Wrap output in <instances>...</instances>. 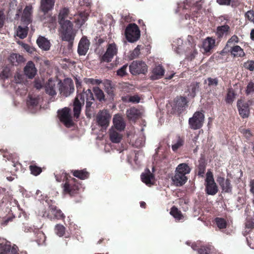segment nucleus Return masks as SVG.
<instances>
[{
	"mask_svg": "<svg viewBox=\"0 0 254 254\" xmlns=\"http://www.w3.org/2000/svg\"><path fill=\"white\" fill-rule=\"evenodd\" d=\"M94 100L93 94L90 89L83 91L82 93L77 95L73 102L74 116L78 118L80 114L82 106L86 101V107L90 108Z\"/></svg>",
	"mask_w": 254,
	"mask_h": 254,
	"instance_id": "obj_1",
	"label": "nucleus"
},
{
	"mask_svg": "<svg viewBox=\"0 0 254 254\" xmlns=\"http://www.w3.org/2000/svg\"><path fill=\"white\" fill-rule=\"evenodd\" d=\"M59 23L60 25L59 32L61 34L62 40L69 42H72L75 36V33L73 29V23L68 19Z\"/></svg>",
	"mask_w": 254,
	"mask_h": 254,
	"instance_id": "obj_2",
	"label": "nucleus"
},
{
	"mask_svg": "<svg viewBox=\"0 0 254 254\" xmlns=\"http://www.w3.org/2000/svg\"><path fill=\"white\" fill-rule=\"evenodd\" d=\"M205 179V191L208 195H214L218 192V187L214 181L213 173L210 171L206 173Z\"/></svg>",
	"mask_w": 254,
	"mask_h": 254,
	"instance_id": "obj_3",
	"label": "nucleus"
},
{
	"mask_svg": "<svg viewBox=\"0 0 254 254\" xmlns=\"http://www.w3.org/2000/svg\"><path fill=\"white\" fill-rule=\"evenodd\" d=\"M204 115L201 112H195L193 116L189 120V124L190 128L196 130L200 128L203 124Z\"/></svg>",
	"mask_w": 254,
	"mask_h": 254,
	"instance_id": "obj_4",
	"label": "nucleus"
},
{
	"mask_svg": "<svg viewBox=\"0 0 254 254\" xmlns=\"http://www.w3.org/2000/svg\"><path fill=\"white\" fill-rule=\"evenodd\" d=\"M126 37L129 42H134L140 37V30L135 24H130L125 31Z\"/></svg>",
	"mask_w": 254,
	"mask_h": 254,
	"instance_id": "obj_5",
	"label": "nucleus"
},
{
	"mask_svg": "<svg viewBox=\"0 0 254 254\" xmlns=\"http://www.w3.org/2000/svg\"><path fill=\"white\" fill-rule=\"evenodd\" d=\"M111 116L107 110H100L97 114L96 121L97 125L103 129L109 126Z\"/></svg>",
	"mask_w": 254,
	"mask_h": 254,
	"instance_id": "obj_6",
	"label": "nucleus"
},
{
	"mask_svg": "<svg viewBox=\"0 0 254 254\" xmlns=\"http://www.w3.org/2000/svg\"><path fill=\"white\" fill-rule=\"evenodd\" d=\"M58 116L60 121L62 122L65 126L67 127H70L72 126L73 123L70 114V109L68 108L65 107L61 110H59Z\"/></svg>",
	"mask_w": 254,
	"mask_h": 254,
	"instance_id": "obj_7",
	"label": "nucleus"
},
{
	"mask_svg": "<svg viewBox=\"0 0 254 254\" xmlns=\"http://www.w3.org/2000/svg\"><path fill=\"white\" fill-rule=\"evenodd\" d=\"M129 67L130 73L133 75L145 73L147 70L146 64L139 61H133Z\"/></svg>",
	"mask_w": 254,
	"mask_h": 254,
	"instance_id": "obj_8",
	"label": "nucleus"
},
{
	"mask_svg": "<svg viewBox=\"0 0 254 254\" xmlns=\"http://www.w3.org/2000/svg\"><path fill=\"white\" fill-rule=\"evenodd\" d=\"M76 180L73 178L67 179L63 186V190L64 193L73 195L76 193L79 189V185L76 184Z\"/></svg>",
	"mask_w": 254,
	"mask_h": 254,
	"instance_id": "obj_9",
	"label": "nucleus"
},
{
	"mask_svg": "<svg viewBox=\"0 0 254 254\" xmlns=\"http://www.w3.org/2000/svg\"><path fill=\"white\" fill-rule=\"evenodd\" d=\"M117 53L118 49L115 43L108 44L105 53L101 58V61L107 63L111 62Z\"/></svg>",
	"mask_w": 254,
	"mask_h": 254,
	"instance_id": "obj_10",
	"label": "nucleus"
},
{
	"mask_svg": "<svg viewBox=\"0 0 254 254\" xmlns=\"http://www.w3.org/2000/svg\"><path fill=\"white\" fill-rule=\"evenodd\" d=\"M32 13L33 7L31 5H28L25 6L23 9V13L21 16L22 22L28 25L32 21Z\"/></svg>",
	"mask_w": 254,
	"mask_h": 254,
	"instance_id": "obj_11",
	"label": "nucleus"
},
{
	"mask_svg": "<svg viewBox=\"0 0 254 254\" xmlns=\"http://www.w3.org/2000/svg\"><path fill=\"white\" fill-rule=\"evenodd\" d=\"M18 248L15 245L11 246L7 242L0 243V254H18Z\"/></svg>",
	"mask_w": 254,
	"mask_h": 254,
	"instance_id": "obj_12",
	"label": "nucleus"
},
{
	"mask_svg": "<svg viewBox=\"0 0 254 254\" xmlns=\"http://www.w3.org/2000/svg\"><path fill=\"white\" fill-rule=\"evenodd\" d=\"M140 177L142 182L148 186H151L154 184V176L148 169L144 170L141 174Z\"/></svg>",
	"mask_w": 254,
	"mask_h": 254,
	"instance_id": "obj_13",
	"label": "nucleus"
},
{
	"mask_svg": "<svg viewBox=\"0 0 254 254\" xmlns=\"http://www.w3.org/2000/svg\"><path fill=\"white\" fill-rule=\"evenodd\" d=\"M90 45L89 41L85 37L80 40L78 46V53L80 56H84L87 53Z\"/></svg>",
	"mask_w": 254,
	"mask_h": 254,
	"instance_id": "obj_14",
	"label": "nucleus"
},
{
	"mask_svg": "<svg viewBox=\"0 0 254 254\" xmlns=\"http://www.w3.org/2000/svg\"><path fill=\"white\" fill-rule=\"evenodd\" d=\"M237 107L239 114L243 118L248 117L250 110L249 105L247 103L244 102L241 100H239L237 102Z\"/></svg>",
	"mask_w": 254,
	"mask_h": 254,
	"instance_id": "obj_15",
	"label": "nucleus"
},
{
	"mask_svg": "<svg viewBox=\"0 0 254 254\" xmlns=\"http://www.w3.org/2000/svg\"><path fill=\"white\" fill-rule=\"evenodd\" d=\"M165 69L160 65H156L153 68L150 78L152 80H157L161 78L164 75Z\"/></svg>",
	"mask_w": 254,
	"mask_h": 254,
	"instance_id": "obj_16",
	"label": "nucleus"
},
{
	"mask_svg": "<svg viewBox=\"0 0 254 254\" xmlns=\"http://www.w3.org/2000/svg\"><path fill=\"white\" fill-rule=\"evenodd\" d=\"M74 88L73 83L71 81L68 84H62L60 86L59 91L61 94L67 97L74 92Z\"/></svg>",
	"mask_w": 254,
	"mask_h": 254,
	"instance_id": "obj_17",
	"label": "nucleus"
},
{
	"mask_svg": "<svg viewBox=\"0 0 254 254\" xmlns=\"http://www.w3.org/2000/svg\"><path fill=\"white\" fill-rule=\"evenodd\" d=\"M217 182L220 186L223 191L225 192H230L232 191V186L230 181L222 177H218L217 178Z\"/></svg>",
	"mask_w": 254,
	"mask_h": 254,
	"instance_id": "obj_18",
	"label": "nucleus"
},
{
	"mask_svg": "<svg viewBox=\"0 0 254 254\" xmlns=\"http://www.w3.org/2000/svg\"><path fill=\"white\" fill-rule=\"evenodd\" d=\"M113 124L115 129L119 131L123 130L126 127V124L123 117L118 115H115L113 118Z\"/></svg>",
	"mask_w": 254,
	"mask_h": 254,
	"instance_id": "obj_19",
	"label": "nucleus"
},
{
	"mask_svg": "<svg viewBox=\"0 0 254 254\" xmlns=\"http://www.w3.org/2000/svg\"><path fill=\"white\" fill-rule=\"evenodd\" d=\"M172 180L176 186H182L186 183L188 178L184 175L175 172V175L172 178Z\"/></svg>",
	"mask_w": 254,
	"mask_h": 254,
	"instance_id": "obj_20",
	"label": "nucleus"
},
{
	"mask_svg": "<svg viewBox=\"0 0 254 254\" xmlns=\"http://www.w3.org/2000/svg\"><path fill=\"white\" fill-rule=\"evenodd\" d=\"M55 3V0H41L40 9L46 14L53 9Z\"/></svg>",
	"mask_w": 254,
	"mask_h": 254,
	"instance_id": "obj_21",
	"label": "nucleus"
},
{
	"mask_svg": "<svg viewBox=\"0 0 254 254\" xmlns=\"http://www.w3.org/2000/svg\"><path fill=\"white\" fill-rule=\"evenodd\" d=\"M24 73L29 78H33L37 73L35 64L32 62H28L24 67Z\"/></svg>",
	"mask_w": 254,
	"mask_h": 254,
	"instance_id": "obj_22",
	"label": "nucleus"
},
{
	"mask_svg": "<svg viewBox=\"0 0 254 254\" xmlns=\"http://www.w3.org/2000/svg\"><path fill=\"white\" fill-rule=\"evenodd\" d=\"M121 131L115 129L112 127L109 130V136L111 141L115 143H118L121 141L123 135L120 133Z\"/></svg>",
	"mask_w": 254,
	"mask_h": 254,
	"instance_id": "obj_23",
	"label": "nucleus"
},
{
	"mask_svg": "<svg viewBox=\"0 0 254 254\" xmlns=\"http://www.w3.org/2000/svg\"><path fill=\"white\" fill-rule=\"evenodd\" d=\"M37 43L40 49L44 51H48L51 47V43L49 40L43 36H40L37 40Z\"/></svg>",
	"mask_w": 254,
	"mask_h": 254,
	"instance_id": "obj_24",
	"label": "nucleus"
},
{
	"mask_svg": "<svg viewBox=\"0 0 254 254\" xmlns=\"http://www.w3.org/2000/svg\"><path fill=\"white\" fill-rule=\"evenodd\" d=\"M45 90L47 94L52 96L56 95L55 81L51 79H49L45 85Z\"/></svg>",
	"mask_w": 254,
	"mask_h": 254,
	"instance_id": "obj_25",
	"label": "nucleus"
},
{
	"mask_svg": "<svg viewBox=\"0 0 254 254\" xmlns=\"http://www.w3.org/2000/svg\"><path fill=\"white\" fill-rule=\"evenodd\" d=\"M8 60L12 64L16 65L23 62L24 59L18 54L12 53L8 57Z\"/></svg>",
	"mask_w": 254,
	"mask_h": 254,
	"instance_id": "obj_26",
	"label": "nucleus"
},
{
	"mask_svg": "<svg viewBox=\"0 0 254 254\" xmlns=\"http://www.w3.org/2000/svg\"><path fill=\"white\" fill-rule=\"evenodd\" d=\"M215 40L211 37H207L203 42L202 47L205 52H209L215 46Z\"/></svg>",
	"mask_w": 254,
	"mask_h": 254,
	"instance_id": "obj_27",
	"label": "nucleus"
},
{
	"mask_svg": "<svg viewBox=\"0 0 254 254\" xmlns=\"http://www.w3.org/2000/svg\"><path fill=\"white\" fill-rule=\"evenodd\" d=\"M140 115V111L135 108H131L127 111V116L128 119L131 121H135Z\"/></svg>",
	"mask_w": 254,
	"mask_h": 254,
	"instance_id": "obj_28",
	"label": "nucleus"
},
{
	"mask_svg": "<svg viewBox=\"0 0 254 254\" xmlns=\"http://www.w3.org/2000/svg\"><path fill=\"white\" fill-rule=\"evenodd\" d=\"M67 18L71 19V17L69 16V10L67 7H63L59 12L58 15L59 22L66 21Z\"/></svg>",
	"mask_w": 254,
	"mask_h": 254,
	"instance_id": "obj_29",
	"label": "nucleus"
},
{
	"mask_svg": "<svg viewBox=\"0 0 254 254\" xmlns=\"http://www.w3.org/2000/svg\"><path fill=\"white\" fill-rule=\"evenodd\" d=\"M231 54L234 57H243L245 56V53L240 46L236 45L231 47L230 51Z\"/></svg>",
	"mask_w": 254,
	"mask_h": 254,
	"instance_id": "obj_30",
	"label": "nucleus"
},
{
	"mask_svg": "<svg viewBox=\"0 0 254 254\" xmlns=\"http://www.w3.org/2000/svg\"><path fill=\"white\" fill-rule=\"evenodd\" d=\"M191 171L190 168L186 163H181L178 165L177 167L175 172H178L183 175L186 176L189 174Z\"/></svg>",
	"mask_w": 254,
	"mask_h": 254,
	"instance_id": "obj_31",
	"label": "nucleus"
},
{
	"mask_svg": "<svg viewBox=\"0 0 254 254\" xmlns=\"http://www.w3.org/2000/svg\"><path fill=\"white\" fill-rule=\"evenodd\" d=\"M183 40L181 39H178L174 42L173 49L177 54H182L183 53Z\"/></svg>",
	"mask_w": 254,
	"mask_h": 254,
	"instance_id": "obj_32",
	"label": "nucleus"
},
{
	"mask_svg": "<svg viewBox=\"0 0 254 254\" xmlns=\"http://www.w3.org/2000/svg\"><path fill=\"white\" fill-rule=\"evenodd\" d=\"M145 137L144 134L141 132L138 137L135 139L133 145L136 147H141L145 144Z\"/></svg>",
	"mask_w": 254,
	"mask_h": 254,
	"instance_id": "obj_33",
	"label": "nucleus"
},
{
	"mask_svg": "<svg viewBox=\"0 0 254 254\" xmlns=\"http://www.w3.org/2000/svg\"><path fill=\"white\" fill-rule=\"evenodd\" d=\"M49 211L54 216V217L57 219H60L64 218V216L62 211L60 209H57V207L55 206H50Z\"/></svg>",
	"mask_w": 254,
	"mask_h": 254,
	"instance_id": "obj_34",
	"label": "nucleus"
},
{
	"mask_svg": "<svg viewBox=\"0 0 254 254\" xmlns=\"http://www.w3.org/2000/svg\"><path fill=\"white\" fill-rule=\"evenodd\" d=\"M199 88L198 83L197 82H193L192 83L189 87H188V92L189 93L188 94V96L190 97H194L195 95L196 92L198 91Z\"/></svg>",
	"mask_w": 254,
	"mask_h": 254,
	"instance_id": "obj_35",
	"label": "nucleus"
},
{
	"mask_svg": "<svg viewBox=\"0 0 254 254\" xmlns=\"http://www.w3.org/2000/svg\"><path fill=\"white\" fill-rule=\"evenodd\" d=\"M197 54V52L195 49V46L191 45L190 48H188L186 51V55L188 59L191 60L196 56Z\"/></svg>",
	"mask_w": 254,
	"mask_h": 254,
	"instance_id": "obj_36",
	"label": "nucleus"
},
{
	"mask_svg": "<svg viewBox=\"0 0 254 254\" xmlns=\"http://www.w3.org/2000/svg\"><path fill=\"white\" fill-rule=\"evenodd\" d=\"M73 175L81 180H84L88 178L89 174L85 170H74L72 171Z\"/></svg>",
	"mask_w": 254,
	"mask_h": 254,
	"instance_id": "obj_37",
	"label": "nucleus"
},
{
	"mask_svg": "<svg viewBox=\"0 0 254 254\" xmlns=\"http://www.w3.org/2000/svg\"><path fill=\"white\" fill-rule=\"evenodd\" d=\"M28 28L27 26L22 27L21 26H19L16 30V35L20 39L25 38L28 33Z\"/></svg>",
	"mask_w": 254,
	"mask_h": 254,
	"instance_id": "obj_38",
	"label": "nucleus"
},
{
	"mask_svg": "<svg viewBox=\"0 0 254 254\" xmlns=\"http://www.w3.org/2000/svg\"><path fill=\"white\" fill-rule=\"evenodd\" d=\"M206 168V164L203 160L199 161L198 165L197 166V175L200 177H203L205 173Z\"/></svg>",
	"mask_w": 254,
	"mask_h": 254,
	"instance_id": "obj_39",
	"label": "nucleus"
},
{
	"mask_svg": "<svg viewBox=\"0 0 254 254\" xmlns=\"http://www.w3.org/2000/svg\"><path fill=\"white\" fill-rule=\"evenodd\" d=\"M230 27L227 25H224L218 27L217 29V34L218 37H222L225 34H227L229 30Z\"/></svg>",
	"mask_w": 254,
	"mask_h": 254,
	"instance_id": "obj_40",
	"label": "nucleus"
},
{
	"mask_svg": "<svg viewBox=\"0 0 254 254\" xmlns=\"http://www.w3.org/2000/svg\"><path fill=\"white\" fill-rule=\"evenodd\" d=\"M93 90L97 98L100 101L104 100L105 96L103 91L98 87H94Z\"/></svg>",
	"mask_w": 254,
	"mask_h": 254,
	"instance_id": "obj_41",
	"label": "nucleus"
},
{
	"mask_svg": "<svg viewBox=\"0 0 254 254\" xmlns=\"http://www.w3.org/2000/svg\"><path fill=\"white\" fill-rule=\"evenodd\" d=\"M84 82L88 85H98L100 84L102 81L101 79L92 78H86L84 79Z\"/></svg>",
	"mask_w": 254,
	"mask_h": 254,
	"instance_id": "obj_42",
	"label": "nucleus"
},
{
	"mask_svg": "<svg viewBox=\"0 0 254 254\" xmlns=\"http://www.w3.org/2000/svg\"><path fill=\"white\" fill-rule=\"evenodd\" d=\"M184 144V140L180 137H178L176 142H174L172 145V150L176 152L177 150L182 146Z\"/></svg>",
	"mask_w": 254,
	"mask_h": 254,
	"instance_id": "obj_43",
	"label": "nucleus"
},
{
	"mask_svg": "<svg viewBox=\"0 0 254 254\" xmlns=\"http://www.w3.org/2000/svg\"><path fill=\"white\" fill-rule=\"evenodd\" d=\"M170 214L177 220H181L183 217L181 212L175 207L171 208Z\"/></svg>",
	"mask_w": 254,
	"mask_h": 254,
	"instance_id": "obj_44",
	"label": "nucleus"
},
{
	"mask_svg": "<svg viewBox=\"0 0 254 254\" xmlns=\"http://www.w3.org/2000/svg\"><path fill=\"white\" fill-rule=\"evenodd\" d=\"M65 227L61 224H57L55 226V231L56 234L59 237H62L64 236L65 233Z\"/></svg>",
	"mask_w": 254,
	"mask_h": 254,
	"instance_id": "obj_45",
	"label": "nucleus"
},
{
	"mask_svg": "<svg viewBox=\"0 0 254 254\" xmlns=\"http://www.w3.org/2000/svg\"><path fill=\"white\" fill-rule=\"evenodd\" d=\"M235 98V94L233 89H229L228 91L227 96L226 98V101L227 103L231 104L234 100Z\"/></svg>",
	"mask_w": 254,
	"mask_h": 254,
	"instance_id": "obj_46",
	"label": "nucleus"
},
{
	"mask_svg": "<svg viewBox=\"0 0 254 254\" xmlns=\"http://www.w3.org/2000/svg\"><path fill=\"white\" fill-rule=\"evenodd\" d=\"M29 168L31 174L35 176L39 175L42 172L41 168L36 165H30Z\"/></svg>",
	"mask_w": 254,
	"mask_h": 254,
	"instance_id": "obj_47",
	"label": "nucleus"
},
{
	"mask_svg": "<svg viewBox=\"0 0 254 254\" xmlns=\"http://www.w3.org/2000/svg\"><path fill=\"white\" fill-rule=\"evenodd\" d=\"M254 93V82L250 81L248 83L246 89V93L247 95Z\"/></svg>",
	"mask_w": 254,
	"mask_h": 254,
	"instance_id": "obj_48",
	"label": "nucleus"
},
{
	"mask_svg": "<svg viewBox=\"0 0 254 254\" xmlns=\"http://www.w3.org/2000/svg\"><path fill=\"white\" fill-rule=\"evenodd\" d=\"M215 222L218 227L220 229H223L226 227V222L223 218H216L215 219Z\"/></svg>",
	"mask_w": 254,
	"mask_h": 254,
	"instance_id": "obj_49",
	"label": "nucleus"
},
{
	"mask_svg": "<svg viewBox=\"0 0 254 254\" xmlns=\"http://www.w3.org/2000/svg\"><path fill=\"white\" fill-rule=\"evenodd\" d=\"M243 65L246 69H248L250 71H252L254 70V61H248L247 62L244 63Z\"/></svg>",
	"mask_w": 254,
	"mask_h": 254,
	"instance_id": "obj_50",
	"label": "nucleus"
},
{
	"mask_svg": "<svg viewBox=\"0 0 254 254\" xmlns=\"http://www.w3.org/2000/svg\"><path fill=\"white\" fill-rule=\"evenodd\" d=\"M127 64H125L117 71V74L118 76L123 77L127 74Z\"/></svg>",
	"mask_w": 254,
	"mask_h": 254,
	"instance_id": "obj_51",
	"label": "nucleus"
},
{
	"mask_svg": "<svg viewBox=\"0 0 254 254\" xmlns=\"http://www.w3.org/2000/svg\"><path fill=\"white\" fill-rule=\"evenodd\" d=\"M246 19L254 23V12L253 10H249L245 14Z\"/></svg>",
	"mask_w": 254,
	"mask_h": 254,
	"instance_id": "obj_52",
	"label": "nucleus"
},
{
	"mask_svg": "<svg viewBox=\"0 0 254 254\" xmlns=\"http://www.w3.org/2000/svg\"><path fill=\"white\" fill-rule=\"evenodd\" d=\"M38 103V99L37 97H33L32 96L29 97V100L27 101L28 105L32 106H37Z\"/></svg>",
	"mask_w": 254,
	"mask_h": 254,
	"instance_id": "obj_53",
	"label": "nucleus"
},
{
	"mask_svg": "<svg viewBox=\"0 0 254 254\" xmlns=\"http://www.w3.org/2000/svg\"><path fill=\"white\" fill-rule=\"evenodd\" d=\"M207 80L209 86H216L218 84V80L217 78H213L209 77Z\"/></svg>",
	"mask_w": 254,
	"mask_h": 254,
	"instance_id": "obj_54",
	"label": "nucleus"
},
{
	"mask_svg": "<svg viewBox=\"0 0 254 254\" xmlns=\"http://www.w3.org/2000/svg\"><path fill=\"white\" fill-rule=\"evenodd\" d=\"M238 42V38L236 35H233L232 37L228 41L226 44L227 47L231 46V44H235Z\"/></svg>",
	"mask_w": 254,
	"mask_h": 254,
	"instance_id": "obj_55",
	"label": "nucleus"
},
{
	"mask_svg": "<svg viewBox=\"0 0 254 254\" xmlns=\"http://www.w3.org/2000/svg\"><path fill=\"white\" fill-rule=\"evenodd\" d=\"M246 229L251 230L254 228V220L252 219H248L245 224Z\"/></svg>",
	"mask_w": 254,
	"mask_h": 254,
	"instance_id": "obj_56",
	"label": "nucleus"
},
{
	"mask_svg": "<svg viewBox=\"0 0 254 254\" xmlns=\"http://www.w3.org/2000/svg\"><path fill=\"white\" fill-rule=\"evenodd\" d=\"M187 104V100L185 97H181L177 101V105L179 107H183Z\"/></svg>",
	"mask_w": 254,
	"mask_h": 254,
	"instance_id": "obj_57",
	"label": "nucleus"
},
{
	"mask_svg": "<svg viewBox=\"0 0 254 254\" xmlns=\"http://www.w3.org/2000/svg\"><path fill=\"white\" fill-rule=\"evenodd\" d=\"M21 46L24 49V50L28 53L32 54L34 51V48H33L27 44L22 43Z\"/></svg>",
	"mask_w": 254,
	"mask_h": 254,
	"instance_id": "obj_58",
	"label": "nucleus"
},
{
	"mask_svg": "<svg viewBox=\"0 0 254 254\" xmlns=\"http://www.w3.org/2000/svg\"><path fill=\"white\" fill-rule=\"evenodd\" d=\"M211 249L210 248L207 247H202L198 250V253L200 254H209L210 253Z\"/></svg>",
	"mask_w": 254,
	"mask_h": 254,
	"instance_id": "obj_59",
	"label": "nucleus"
},
{
	"mask_svg": "<svg viewBox=\"0 0 254 254\" xmlns=\"http://www.w3.org/2000/svg\"><path fill=\"white\" fill-rule=\"evenodd\" d=\"M240 131L247 138L250 137L252 135L249 129L242 128L240 129Z\"/></svg>",
	"mask_w": 254,
	"mask_h": 254,
	"instance_id": "obj_60",
	"label": "nucleus"
},
{
	"mask_svg": "<svg viewBox=\"0 0 254 254\" xmlns=\"http://www.w3.org/2000/svg\"><path fill=\"white\" fill-rule=\"evenodd\" d=\"M130 102L132 103H138L140 102V98L137 95L130 96Z\"/></svg>",
	"mask_w": 254,
	"mask_h": 254,
	"instance_id": "obj_61",
	"label": "nucleus"
},
{
	"mask_svg": "<svg viewBox=\"0 0 254 254\" xmlns=\"http://www.w3.org/2000/svg\"><path fill=\"white\" fill-rule=\"evenodd\" d=\"M23 80V75L18 73H17L14 75V81L15 83L20 84L22 83Z\"/></svg>",
	"mask_w": 254,
	"mask_h": 254,
	"instance_id": "obj_62",
	"label": "nucleus"
},
{
	"mask_svg": "<svg viewBox=\"0 0 254 254\" xmlns=\"http://www.w3.org/2000/svg\"><path fill=\"white\" fill-rule=\"evenodd\" d=\"M5 20V15L4 12L2 10H0V29H1L3 25Z\"/></svg>",
	"mask_w": 254,
	"mask_h": 254,
	"instance_id": "obj_63",
	"label": "nucleus"
},
{
	"mask_svg": "<svg viewBox=\"0 0 254 254\" xmlns=\"http://www.w3.org/2000/svg\"><path fill=\"white\" fill-rule=\"evenodd\" d=\"M140 52V46H137L133 51L132 54H131V57L132 58H135L137 57L139 54Z\"/></svg>",
	"mask_w": 254,
	"mask_h": 254,
	"instance_id": "obj_64",
	"label": "nucleus"
}]
</instances>
